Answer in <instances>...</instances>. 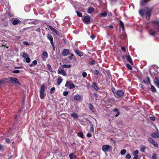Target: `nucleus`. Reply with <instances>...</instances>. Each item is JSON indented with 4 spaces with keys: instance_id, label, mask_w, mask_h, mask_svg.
Here are the masks:
<instances>
[{
    "instance_id": "obj_13",
    "label": "nucleus",
    "mask_w": 159,
    "mask_h": 159,
    "mask_svg": "<svg viewBox=\"0 0 159 159\" xmlns=\"http://www.w3.org/2000/svg\"><path fill=\"white\" fill-rule=\"evenodd\" d=\"M70 54V51L68 49H66L64 50L62 52V55L63 56H66Z\"/></svg>"
},
{
    "instance_id": "obj_42",
    "label": "nucleus",
    "mask_w": 159,
    "mask_h": 159,
    "mask_svg": "<svg viewBox=\"0 0 159 159\" xmlns=\"http://www.w3.org/2000/svg\"><path fill=\"white\" fill-rule=\"evenodd\" d=\"M55 89V87H53L52 88H51L50 90V93H54V90Z\"/></svg>"
},
{
    "instance_id": "obj_9",
    "label": "nucleus",
    "mask_w": 159,
    "mask_h": 159,
    "mask_svg": "<svg viewBox=\"0 0 159 159\" xmlns=\"http://www.w3.org/2000/svg\"><path fill=\"white\" fill-rule=\"evenodd\" d=\"M48 57V54L47 52L44 51L41 56V58L44 61L46 60V59Z\"/></svg>"
},
{
    "instance_id": "obj_61",
    "label": "nucleus",
    "mask_w": 159,
    "mask_h": 159,
    "mask_svg": "<svg viewBox=\"0 0 159 159\" xmlns=\"http://www.w3.org/2000/svg\"><path fill=\"white\" fill-rule=\"evenodd\" d=\"M150 119L153 121H154L155 120V118L154 116L150 117Z\"/></svg>"
},
{
    "instance_id": "obj_47",
    "label": "nucleus",
    "mask_w": 159,
    "mask_h": 159,
    "mask_svg": "<svg viewBox=\"0 0 159 159\" xmlns=\"http://www.w3.org/2000/svg\"><path fill=\"white\" fill-rule=\"evenodd\" d=\"M138 153H139L138 151L137 150H136L134 152L133 154V155H136V154H138Z\"/></svg>"
},
{
    "instance_id": "obj_11",
    "label": "nucleus",
    "mask_w": 159,
    "mask_h": 159,
    "mask_svg": "<svg viewBox=\"0 0 159 159\" xmlns=\"http://www.w3.org/2000/svg\"><path fill=\"white\" fill-rule=\"evenodd\" d=\"M156 31L154 30L153 29H151L149 31V34L152 35H155L157 33V31H159V27L158 28L156 29Z\"/></svg>"
},
{
    "instance_id": "obj_46",
    "label": "nucleus",
    "mask_w": 159,
    "mask_h": 159,
    "mask_svg": "<svg viewBox=\"0 0 159 159\" xmlns=\"http://www.w3.org/2000/svg\"><path fill=\"white\" fill-rule=\"evenodd\" d=\"M49 28H50V30L52 31L53 32H54L55 31H56V30L55 29H54V28H53L50 26H49Z\"/></svg>"
},
{
    "instance_id": "obj_62",
    "label": "nucleus",
    "mask_w": 159,
    "mask_h": 159,
    "mask_svg": "<svg viewBox=\"0 0 159 159\" xmlns=\"http://www.w3.org/2000/svg\"><path fill=\"white\" fill-rule=\"evenodd\" d=\"M94 88L96 90H98L99 89L97 85L95 87H94Z\"/></svg>"
},
{
    "instance_id": "obj_60",
    "label": "nucleus",
    "mask_w": 159,
    "mask_h": 159,
    "mask_svg": "<svg viewBox=\"0 0 159 159\" xmlns=\"http://www.w3.org/2000/svg\"><path fill=\"white\" fill-rule=\"evenodd\" d=\"M99 71L97 70H96L94 71V73L96 75H98L99 74Z\"/></svg>"
},
{
    "instance_id": "obj_22",
    "label": "nucleus",
    "mask_w": 159,
    "mask_h": 159,
    "mask_svg": "<svg viewBox=\"0 0 159 159\" xmlns=\"http://www.w3.org/2000/svg\"><path fill=\"white\" fill-rule=\"evenodd\" d=\"M149 0H141L140 2V5L142 6L145 5Z\"/></svg>"
},
{
    "instance_id": "obj_36",
    "label": "nucleus",
    "mask_w": 159,
    "mask_h": 159,
    "mask_svg": "<svg viewBox=\"0 0 159 159\" xmlns=\"http://www.w3.org/2000/svg\"><path fill=\"white\" fill-rule=\"evenodd\" d=\"M139 13L141 16H143L144 15V10L141 9L139 11Z\"/></svg>"
},
{
    "instance_id": "obj_50",
    "label": "nucleus",
    "mask_w": 159,
    "mask_h": 159,
    "mask_svg": "<svg viewBox=\"0 0 159 159\" xmlns=\"http://www.w3.org/2000/svg\"><path fill=\"white\" fill-rule=\"evenodd\" d=\"M87 136L89 138H90L92 137V135L90 133H88L87 134Z\"/></svg>"
},
{
    "instance_id": "obj_8",
    "label": "nucleus",
    "mask_w": 159,
    "mask_h": 159,
    "mask_svg": "<svg viewBox=\"0 0 159 159\" xmlns=\"http://www.w3.org/2000/svg\"><path fill=\"white\" fill-rule=\"evenodd\" d=\"M148 140L156 148L158 147V145L157 143L152 138L150 137L149 138H148Z\"/></svg>"
},
{
    "instance_id": "obj_31",
    "label": "nucleus",
    "mask_w": 159,
    "mask_h": 159,
    "mask_svg": "<svg viewBox=\"0 0 159 159\" xmlns=\"http://www.w3.org/2000/svg\"><path fill=\"white\" fill-rule=\"evenodd\" d=\"M156 81H155V83L156 86L159 88V80L156 79Z\"/></svg>"
},
{
    "instance_id": "obj_27",
    "label": "nucleus",
    "mask_w": 159,
    "mask_h": 159,
    "mask_svg": "<svg viewBox=\"0 0 159 159\" xmlns=\"http://www.w3.org/2000/svg\"><path fill=\"white\" fill-rule=\"evenodd\" d=\"M47 66L49 70L51 72H53V70L51 65L49 64H48L47 65Z\"/></svg>"
},
{
    "instance_id": "obj_21",
    "label": "nucleus",
    "mask_w": 159,
    "mask_h": 159,
    "mask_svg": "<svg viewBox=\"0 0 159 159\" xmlns=\"http://www.w3.org/2000/svg\"><path fill=\"white\" fill-rule=\"evenodd\" d=\"M70 159H75L76 158V156L73 153H71L69 155Z\"/></svg>"
},
{
    "instance_id": "obj_29",
    "label": "nucleus",
    "mask_w": 159,
    "mask_h": 159,
    "mask_svg": "<svg viewBox=\"0 0 159 159\" xmlns=\"http://www.w3.org/2000/svg\"><path fill=\"white\" fill-rule=\"evenodd\" d=\"M62 80V79L60 77H59L57 79V84L58 85H60L61 83Z\"/></svg>"
},
{
    "instance_id": "obj_19",
    "label": "nucleus",
    "mask_w": 159,
    "mask_h": 159,
    "mask_svg": "<svg viewBox=\"0 0 159 159\" xmlns=\"http://www.w3.org/2000/svg\"><path fill=\"white\" fill-rule=\"evenodd\" d=\"M20 22V21L18 19H15L12 21V23L13 25H15Z\"/></svg>"
},
{
    "instance_id": "obj_23",
    "label": "nucleus",
    "mask_w": 159,
    "mask_h": 159,
    "mask_svg": "<svg viewBox=\"0 0 159 159\" xmlns=\"http://www.w3.org/2000/svg\"><path fill=\"white\" fill-rule=\"evenodd\" d=\"M113 111H115L117 112V113L115 115L116 117H117L120 115V112L118 109L116 108H115L113 110Z\"/></svg>"
},
{
    "instance_id": "obj_33",
    "label": "nucleus",
    "mask_w": 159,
    "mask_h": 159,
    "mask_svg": "<svg viewBox=\"0 0 159 159\" xmlns=\"http://www.w3.org/2000/svg\"><path fill=\"white\" fill-rule=\"evenodd\" d=\"M151 89L152 91L153 92H156V90L155 88L152 85H151Z\"/></svg>"
},
{
    "instance_id": "obj_45",
    "label": "nucleus",
    "mask_w": 159,
    "mask_h": 159,
    "mask_svg": "<svg viewBox=\"0 0 159 159\" xmlns=\"http://www.w3.org/2000/svg\"><path fill=\"white\" fill-rule=\"evenodd\" d=\"M93 125H91V126L90 127V130L92 132H94V128L93 127Z\"/></svg>"
},
{
    "instance_id": "obj_24",
    "label": "nucleus",
    "mask_w": 159,
    "mask_h": 159,
    "mask_svg": "<svg viewBox=\"0 0 159 159\" xmlns=\"http://www.w3.org/2000/svg\"><path fill=\"white\" fill-rule=\"evenodd\" d=\"M71 116L75 119H77L78 117V115L75 113H72L71 114Z\"/></svg>"
},
{
    "instance_id": "obj_53",
    "label": "nucleus",
    "mask_w": 159,
    "mask_h": 159,
    "mask_svg": "<svg viewBox=\"0 0 159 159\" xmlns=\"http://www.w3.org/2000/svg\"><path fill=\"white\" fill-rule=\"evenodd\" d=\"M23 44H24L25 45H29V43L28 42H26V41H24Z\"/></svg>"
},
{
    "instance_id": "obj_17",
    "label": "nucleus",
    "mask_w": 159,
    "mask_h": 159,
    "mask_svg": "<svg viewBox=\"0 0 159 159\" xmlns=\"http://www.w3.org/2000/svg\"><path fill=\"white\" fill-rule=\"evenodd\" d=\"M81 98V97L80 95H76L74 97V99L76 101H80Z\"/></svg>"
},
{
    "instance_id": "obj_58",
    "label": "nucleus",
    "mask_w": 159,
    "mask_h": 159,
    "mask_svg": "<svg viewBox=\"0 0 159 159\" xmlns=\"http://www.w3.org/2000/svg\"><path fill=\"white\" fill-rule=\"evenodd\" d=\"M138 155H134L133 159H138Z\"/></svg>"
},
{
    "instance_id": "obj_59",
    "label": "nucleus",
    "mask_w": 159,
    "mask_h": 159,
    "mask_svg": "<svg viewBox=\"0 0 159 159\" xmlns=\"http://www.w3.org/2000/svg\"><path fill=\"white\" fill-rule=\"evenodd\" d=\"M107 27L110 29H112L113 28V26L111 25H109Z\"/></svg>"
},
{
    "instance_id": "obj_39",
    "label": "nucleus",
    "mask_w": 159,
    "mask_h": 159,
    "mask_svg": "<svg viewBox=\"0 0 159 159\" xmlns=\"http://www.w3.org/2000/svg\"><path fill=\"white\" fill-rule=\"evenodd\" d=\"M126 67L129 70H132V67L129 64H126Z\"/></svg>"
},
{
    "instance_id": "obj_25",
    "label": "nucleus",
    "mask_w": 159,
    "mask_h": 159,
    "mask_svg": "<svg viewBox=\"0 0 159 159\" xmlns=\"http://www.w3.org/2000/svg\"><path fill=\"white\" fill-rule=\"evenodd\" d=\"M37 64V61L35 60L33 61L32 63L30 65V67H32L34 66L35 65Z\"/></svg>"
},
{
    "instance_id": "obj_52",
    "label": "nucleus",
    "mask_w": 159,
    "mask_h": 159,
    "mask_svg": "<svg viewBox=\"0 0 159 159\" xmlns=\"http://www.w3.org/2000/svg\"><path fill=\"white\" fill-rule=\"evenodd\" d=\"M126 157L128 159H130L131 158V156L129 154H127L126 155Z\"/></svg>"
},
{
    "instance_id": "obj_48",
    "label": "nucleus",
    "mask_w": 159,
    "mask_h": 159,
    "mask_svg": "<svg viewBox=\"0 0 159 159\" xmlns=\"http://www.w3.org/2000/svg\"><path fill=\"white\" fill-rule=\"evenodd\" d=\"M68 94V92L67 91H64L63 93V95L64 96H66Z\"/></svg>"
},
{
    "instance_id": "obj_43",
    "label": "nucleus",
    "mask_w": 159,
    "mask_h": 159,
    "mask_svg": "<svg viewBox=\"0 0 159 159\" xmlns=\"http://www.w3.org/2000/svg\"><path fill=\"white\" fill-rule=\"evenodd\" d=\"M153 159H157V155L156 153H154L152 156Z\"/></svg>"
},
{
    "instance_id": "obj_12",
    "label": "nucleus",
    "mask_w": 159,
    "mask_h": 159,
    "mask_svg": "<svg viewBox=\"0 0 159 159\" xmlns=\"http://www.w3.org/2000/svg\"><path fill=\"white\" fill-rule=\"evenodd\" d=\"M57 73L58 74H61L63 76H66V74L64 70L62 69L59 68L57 70Z\"/></svg>"
},
{
    "instance_id": "obj_49",
    "label": "nucleus",
    "mask_w": 159,
    "mask_h": 159,
    "mask_svg": "<svg viewBox=\"0 0 159 159\" xmlns=\"http://www.w3.org/2000/svg\"><path fill=\"white\" fill-rule=\"evenodd\" d=\"M74 56V55L73 54H71V55L70 56H69L68 57V58L70 60H71L72 59L73 57Z\"/></svg>"
},
{
    "instance_id": "obj_1",
    "label": "nucleus",
    "mask_w": 159,
    "mask_h": 159,
    "mask_svg": "<svg viewBox=\"0 0 159 159\" xmlns=\"http://www.w3.org/2000/svg\"><path fill=\"white\" fill-rule=\"evenodd\" d=\"M112 149V147L107 144L103 146L102 148V150L105 152L111 151Z\"/></svg>"
},
{
    "instance_id": "obj_64",
    "label": "nucleus",
    "mask_w": 159,
    "mask_h": 159,
    "mask_svg": "<svg viewBox=\"0 0 159 159\" xmlns=\"http://www.w3.org/2000/svg\"><path fill=\"white\" fill-rule=\"evenodd\" d=\"M95 63V61L94 60H93L91 63V64L92 65L94 64Z\"/></svg>"
},
{
    "instance_id": "obj_37",
    "label": "nucleus",
    "mask_w": 159,
    "mask_h": 159,
    "mask_svg": "<svg viewBox=\"0 0 159 159\" xmlns=\"http://www.w3.org/2000/svg\"><path fill=\"white\" fill-rule=\"evenodd\" d=\"M76 13L78 16L81 17L82 16V13L78 11H76Z\"/></svg>"
},
{
    "instance_id": "obj_51",
    "label": "nucleus",
    "mask_w": 159,
    "mask_h": 159,
    "mask_svg": "<svg viewBox=\"0 0 159 159\" xmlns=\"http://www.w3.org/2000/svg\"><path fill=\"white\" fill-rule=\"evenodd\" d=\"M4 25L5 27H7L8 26V22L7 21H5L4 22Z\"/></svg>"
},
{
    "instance_id": "obj_30",
    "label": "nucleus",
    "mask_w": 159,
    "mask_h": 159,
    "mask_svg": "<svg viewBox=\"0 0 159 159\" xmlns=\"http://www.w3.org/2000/svg\"><path fill=\"white\" fill-rule=\"evenodd\" d=\"M120 25L121 27L123 30H124V24L122 22V21H121L120 20Z\"/></svg>"
},
{
    "instance_id": "obj_4",
    "label": "nucleus",
    "mask_w": 159,
    "mask_h": 159,
    "mask_svg": "<svg viewBox=\"0 0 159 159\" xmlns=\"http://www.w3.org/2000/svg\"><path fill=\"white\" fill-rule=\"evenodd\" d=\"M83 21L86 24H89L90 22V18L89 16L88 15L84 16L83 19Z\"/></svg>"
},
{
    "instance_id": "obj_18",
    "label": "nucleus",
    "mask_w": 159,
    "mask_h": 159,
    "mask_svg": "<svg viewBox=\"0 0 159 159\" xmlns=\"http://www.w3.org/2000/svg\"><path fill=\"white\" fill-rule=\"evenodd\" d=\"M151 136L153 138H159V133L158 132L153 133L152 134Z\"/></svg>"
},
{
    "instance_id": "obj_16",
    "label": "nucleus",
    "mask_w": 159,
    "mask_h": 159,
    "mask_svg": "<svg viewBox=\"0 0 159 159\" xmlns=\"http://www.w3.org/2000/svg\"><path fill=\"white\" fill-rule=\"evenodd\" d=\"M94 11V9L92 7H89L88 8L87 13L91 14Z\"/></svg>"
},
{
    "instance_id": "obj_2",
    "label": "nucleus",
    "mask_w": 159,
    "mask_h": 159,
    "mask_svg": "<svg viewBox=\"0 0 159 159\" xmlns=\"http://www.w3.org/2000/svg\"><path fill=\"white\" fill-rule=\"evenodd\" d=\"M46 88V86L43 84L41 86L40 89V98L41 99H43L46 95L44 93Z\"/></svg>"
},
{
    "instance_id": "obj_10",
    "label": "nucleus",
    "mask_w": 159,
    "mask_h": 159,
    "mask_svg": "<svg viewBox=\"0 0 159 159\" xmlns=\"http://www.w3.org/2000/svg\"><path fill=\"white\" fill-rule=\"evenodd\" d=\"M152 11L151 9H148L146 13V19L148 20H149L150 19V17L151 15V12Z\"/></svg>"
},
{
    "instance_id": "obj_14",
    "label": "nucleus",
    "mask_w": 159,
    "mask_h": 159,
    "mask_svg": "<svg viewBox=\"0 0 159 159\" xmlns=\"http://www.w3.org/2000/svg\"><path fill=\"white\" fill-rule=\"evenodd\" d=\"M10 81V80L9 79L4 78H2L0 80V82L1 84H3L4 83H6Z\"/></svg>"
},
{
    "instance_id": "obj_38",
    "label": "nucleus",
    "mask_w": 159,
    "mask_h": 159,
    "mask_svg": "<svg viewBox=\"0 0 159 159\" xmlns=\"http://www.w3.org/2000/svg\"><path fill=\"white\" fill-rule=\"evenodd\" d=\"M29 57V55H27L25 52H23V53L22 57L25 58H26V57Z\"/></svg>"
},
{
    "instance_id": "obj_20",
    "label": "nucleus",
    "mask_w": 159,
    "mask_h": 159,
    "mask_svg": "<svg viewBox=\"0 0 159 159\" xmlns=\"http://www.w3.org/2000/svg\"><path fill=\"white\" fill-rule=\"evenodd\" d=\"M75 52L80 57H82L83 56L82 52L78 49L75 50Z\"/></svg>"
},
{
    "instance_id": "obj_40",
    "label": "nucleus",
    "mask_w": 159,
    "mask_h": 159,
    "mask_svg": "<svg viewBox=\"0 0 159 159\" xmlns=\"http://www.w3.org/2000/svg\"><path fill=\"white\" fill-rule=\"evenodd\" d=\"M83 77L85 78L87 76V74L85 72H83L82 74Z\"/></svg>"
},
{
    "instance_id": "obj_6",
    "label": "nucleus",
    "mask_w": 159,
    "mask_h": 159,
    "mask_svg": "<svg viewBox=\"0 0 159 159\" xmlns=\"http://www.w3.org/2000/svg\"><path fill=\"white\" fill-rule=\"evenodd\" d=\"M47 38L50 41L51 43L52 44V45L53 48V49L55 50V47L54 46V44L53 42V38L52 36L50 34H48L47 35Z\"/></svg>"
},
{
    "instance_id": "obj_35",
    "label": "nucleus",
    "mask_w": 159,
    "mask_h": 159,
    "mask_svg": "<svg viewBox=\"0 0 159 159\" xmlns=\"http://www.w3.org/2000/svg\"><path fill=\"white\" fill-rule=\"evenodd\" d=\"M64 68H70L71 66L70 65H66V64H64L62 66Z\"/></svg>"
},
{
    "instance_id": "obj_7",
    "label": "nucleus",
    "mask_w": 159,
    "mask_h": 159,
    "mask_svg": "<svg viewBox=\"0 0 159 159\" xmlns=\"http://www.w3.org/2000/svg\"><path fill=\"white\" fill-rule=\"evenodd\" d=\"M124 93L123 91L119 90L117 92L116 95L115 96L116 98H118L123 96L124 95Z\"/></svg>"
},
{
    "instance_id": "obj_55",
    "label": "nucleus",
    "mask_w": 159,
    "mask_h": 159,
    "mask_svg": "<svg viewBox=\"0 0 159 159\" xmlns=\"http://www.w3.org/2000/svg\"><path fill=\"white\" fill-rule=\"evenodd\" d=\"M145 150V147L144 146H143L141 149V150L142 152H144Z\"/></svg>"
},
{
    "instance_id": "obj_5",
    "label": "nucleus",
    "mask_w": 159,
    "mask_h": 159,
    "mask_svg": "<svg viewBox=\"0 0 159 159\" xmlns=\"http://www.w3.org/2000/svg\"><path fill=\"white\" fill-rule=\"evenodd\" d=\"M69 85V88L70 89H72L75 87V85L73 83H70V81H66V83L65 84L66 87H67Z\"/></svg>"
},
{
    "instance_id": "obj_3",
    "label": "nucleus",
    "mask_w": 159,
    "mask_h": 159,
    "mask_svg": "<svg viewBox=\"0 0 159 159\" xmlns=\"http://www.w3.org/2000/svg\"><path fill=\"white\" fill-rule=\"evenodd\" d=\"M10 83L12 84H17L19 85H20V84L19 82L18 79L17 78L10 77Z\"/></svg>"
},
{
    "instance_id": "obj_34",
    "label": "nucleus",
    "mask_w": 159,
    "mask_h": 159,
    "mask_svg": "<svg viewBox=\"0 0 159 159\" xmlns=\"http://www.w3.org/2000/svg\"><path fill=\"white\" fill-rule=\"evenodd\" d=\"M126 150L125 149H124L121 151L120 154L122 155H124L126 153Z\"/></svg>"
},
{
    "instance_id": "obj_54",
    "label": "nucleus",
    "mask_w": 159,
    "mask_h": 159,
    "mask_svg": "<svg viewBox=\"0 0 159 159\" xmlns=\"http://www.w3.org/2000/svg\"><path fill=\"white\" fill-rule=\"evenodd\" d=\"M6 141L7 143H9L10 142V140L8 138L6 139Z\"/></svg>"
},
{
    "instance_id": "obj_56",
    "label": "nucleus",
    "mask_w": 159,
    "mask_h": 159,
    "mask_svg": "<svg viewBox=\"0 0 159 159\" xmlns=\"http://www.w3.org/2000/svg\"><path fill=\"white\" fill-rule=\"evenodd\" d=\"M121 49L122 50V51H124V52H125L126 51L125 48V47H121Z\"/></svg>"
},
{
    "instance_id": "obj_15",
    "label": "nucleus",
    "mask_w": 159,
    "mask_h": 159,
    "mask_svg": "<svg viewBox=\"0 0 159 159\" xmlns=\"http://www.w3.org/2000/svg\"><path fill=\"white\" fill-rule=\"evenodd\" d=\"M126 57L127 61L129 62L131 64V65H133V63L130 56L129 55H127Z\"/></svg>"
},
{
    "instance_id": "obj_57",
    "label": "nucleus",
    "mask_w": 159,
    "mask_h": 159,
    "mask_svg": "<svg viewBox=\"0 0 159 159\" xmlns=\"http://www.w3.org/2000/svg\"><path fill=\"white\" fill-rule=\"evenodd\" d=\"M154 23L156 24V25H157L158 26V25L159 24V22L158 21H154Z\"/></svg>"
},
{
    "instance_id": "obj_28",
    "label": "nucleus",
    "mask_w": 159,
    "mask_h": 159,
    "mask_svg": "<svg viewBox=\"0 0 159 159\" xmlns=\"http://www.w3.org/2000/svg\"><path fill=\"white\" fill-rule=\"evenodd\" d=\"M100 15L102 17H105L107 16V13L106 11H105L103 13H101Z\"/></svg>"
},
{
    "instance_id": "obj_41",
    "label": "nucleus",
    "mask_w": 159,
    "mask_h": 159,
    "mask_svg": "<svg viewBox=\"0 0 159 159\" xmlns=\"http://www.w3.org/2000/svg\"><path fill=\"white\" fill-rule=\"evenodd\" d=\"M20 72V71L18 70H15L12 71V73L14 74H18Z\"/></svg>"
},
{
    "instance_id": "obj_26",
    "label": "nucleus",
    "mask_w": 159,
    "mask_h": 159,
    "mask_svg": "<svg viewBox=\"0 0 159 159\" xmlns=\"http://www.w3.org/2000/svg\"><path fill=\"white\" fill-rule=\"evenodd\" d=\"M77 135L79 137H81L82 138H84V135L83 133L82 132H79L78 133Z\"/></svg>"
},
{
    "instance_id": "obj_63",
    "label": "nucleus",
    "mask_w": 159,
    "mask_h": 159,
    "mask_svg": "<svg viewBox=\"0 0 159 159\" xmlns=\"http://www.w3.org/2000/svg\"><path fill=\"white\" fill-rule=\"evenodd\" d=\"M95 36H94V35H91V36H90V37L92 39H94L95 38Z\"/></svg>"
},
{
    "instance_id": "obj_32",
    "label": "nucleus",
    "mask_w": 159,
    "mask_h": 159,
    "mask_svg": "<svg viewBox=\"0 0 159 159\" xmlns=\"http://www.w3.org/2000/svg\"><path fill=\"white\" fill-rule=\"evenodd\" d=\"M89 109L91 111L93 110L94 108L93 106L90 103L89 104Z\"/></svg>"
},
{
    "instance_id": "obj_44",
    "label": "nucleus",
    "mask_w": 159,
    "mask_h": 159,
    "mask_svg": "<svg viewBox=\"0 0 159 159\" xmlns=\"http://www.w3.org/2000/svg\"><path fill=\"white\" fill-rule=\"evenodd\" d=\"M26 61L27 63H29L30 61V58L28 57L26 58Z\"/></svg>"
}]
</instances>
